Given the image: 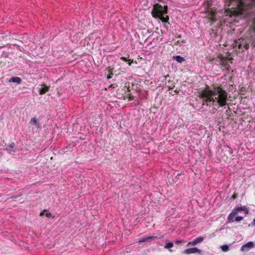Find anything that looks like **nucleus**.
Returning a JSON list of instances; mask_svg holds the SVG:
<instances>
[{
	"mask_svg": "<svg viewBox=\"0 0 255 255\" xmlns=\"http://www.w3.org/2000/svg\"><path fill=\"white\" fill-rule=\"evenodd\" d=\"M222 12L219 10L216 11L214 10L212 8L209 9L208 10V16L211 20L212 22H213L216 21L219 17L222 16Z\"/></svg>",
	"mask_w": 255,
	"mask_h": 255,
	"instance_id": "nucleus-4",
	"label": "nucleus"
},
{
	"mask_svg": "<svg viewBox=\"0 0 255 255\" xmlns=\"http://www.w3.org/2000/svg\"><path fill=\"white\" fill-rule=\"evenodd\" d=\"M221 248L222 250L225 252L228 251L229 250V246L227 245L222 246Z\"/></svg>",
	"mask_w": 255,
	"mask_h": 255,
	"instance_id": "nucleus-18",
	"label": "nucleus"
},
{
	"mask_svg": "<svg viewBox=\"0 0 255 255\" xmlns=\"http://www.w3.org/2000/svg\"><path fill=\"white\" fill-rule=\"evenodd\" d=\"M201 254V250L197 248H191L186 249L184 251L183 254L186 255H189L192 254Z\"/></svg>",
	"mask_w": 255,
	"mask_h": 255,
	"instance_id": "nucleus-6",
	"label": "nucleus"
},
{
	"mask_svg": "<svg viewBox=\"0 0 255 255\" xmlns=\"http://www.w3.org/2000/svg\"><path fill=\"white\" fill-rule=\"evenodd\" d=\"M42 87L39 90V93L40 95L45 94L49 90V87L45 85H42Z\"/></svg>",
	"mask_w": 255,
	"mask_h": 255,
	"instance_id": "nucleus-13",
	"label": "nucleus"
},
{
	"mask_svg": "<svg viewBox=\"0 0 255 255\" xmlns=\"http://www.w3.org/2000/svg\"><path fill=\"white\" fill-rule=\"evenodd\" d=\"M167 13V6L165 5L163 7L157 3L155 4L152 10L151 13L153 17L155 18H159L163 22H168L169 20L168 16L166 17L163 16L164 14Z\"/></svg>",
	"mask_w": 255,
	"mask_h": 255,
	"instance_id": "nucleus-3",
	"label": "nucleus"
},
{
	"mask_svg": "<svg viewBox=\"0 0 255 255\" xmlns=\"http://www.w3.org/2000/svg\"><path fill=\"white\" fill-rule=\"evenodd\" d=\"M30 123L32 125L35 126L37 128H40L39 123L36 118H32L30 120Z\"/></svg>",
	"mask_w": 255,
	"mask_h": 255,
	"instance_id": "nucleus-12",
	"label": "nucleus"
},
{
	"mask_svg": "<svg viewBox=\"0 0 255 255\" xmlns=\"http://www.w3.org/2000/svg\"><path fill=\"white\" fill-rule=\"evenodd\" d=\"M199 97L202 99L203 103L215 109L227 105L228 94L219 86L214 87L213 89L208 87L200 93Z\"/></svg>",
	"mask_w": 255,
	"mask_h": 255,
	"instance_id": "nucleus-2",
	"label": "nucleus"
},
{
	"mask_svg": "<svg viewBox=\"0 0 255 255\" xmlns=\"http://www.w3.org/2000/svg\"><path fill=\"white\" fill-rule=\"evenodd\" d=\"M15 147V144L14 143H11L6 148V150L8 151H14V148Z\"/></svg>",
	"mask_w": 255,
	"mask_h": 255,
	"instance_id": "nucleus-16",
	"label": "nucleus"
},
{
	"mask_svg": "<svg viewBox=\"0 0 255 255\" xmlns=\"http://www.w3.org/2000/svg\"><path fill=\"white\" fill-rule=\"evenodd\" d=\"M235 210H236V212H237V213H238L239 211H245L246 214L249 213V210L245 206L243 207H239L235 209H234Z\"/></svg>",
	"mask_w": 255,
	"mask_h": 255,
	"instance_id": "nucleus-14",
	"label": "nucleus"
},
{
	"mask_svg": "<svg viewBox=\"0 0 255 255\" xmlns=\"http://www.w3.org/2000/svg\"><path fill=\"white\" fill-rule=\"evenodd\" d=\"M123 59L124 60H126V58H125L123 57Z\"/></svg>",
	"mask_w": 255,
	"mask_h": 255,
	"instance_id": "nucleus-24",
	"label": "nucleus"
},
{
	"mask_svg": "<svg viewBox=\"0 0 255 255\" xmlns=\"http://www.w3.org/2000/svg\"><path fill=\"white\" fill-rule=\"evenodd\" d=\"M113 75V73L111 72L110 73L109 75L108 76L107 78H108V79H111V78L112 77Z\"/></svg>",
	"mask_w": 255,
	"mask_h": 255,
	"instance_id": "nucleus-22",
	"label": "nucleus"
},
{
	"mask_svg": "<svg viewBox=\"0 0 255 255\" xmlns=\"http://www.w3.org/2000/svg\"><path fill=\"white\" fill-rule=\"evenodd\" d=\"M255 247V242H249L247 244L244 245L241 247V250L242 251H248L251 249Z\"/></svg>",
	"mask_w": 255,
	"mask_h": 255,
	"instance_id": "nucleus-7",
	"label": "nucleus"
},
{
	"mask_svg": "<svg viewBox=\"0 0 255 255\" xmlns=\"http://www.w3.org/2000/svg\"><path fill=\"white\" fill-rule=\"evenodd\" d=\"M41 216L45 215L48 218L51 217V214L48 212V211L46 210H44L42 212L40 213Z\"/></svg>",
	"mask_w": 255,
	"mask_h": 255,
	"instance_id": "nucleus-17",
	"label": "nucleus"
},
{
	"mask_svg": "<svg viewBox=\"0 0 255 255\" xmlns=\"http://www.w3.org/2000/svg\"><path fill=\"white\" fill-rule=\"evenodd\" d=\"M173 59L176 60L177 62L181 63L185 61V59L184 57L180 56H176L173 57Z\"/></svg>",
	"mask_w": 255,
	"mask_h": 255,
	"instance_id": "nucleus-15",
	"label": "nucleus"
},
{
	"mask_svg": "<svg viewBox=\"0 0 255 255\" xmlns=\"http://www.w3.org/2000/svg\"><path fill=\"white\" fill-rule=\"evenodd\" d=\"M157 237L155 236H149L145 238H142V239L139 240V243H143V242H148L151 241V240L156 239Z\"/></svg>",
	"mask_w": 255,
	"mask_h": 255,
	"instance_id": "nucleus-10",
	"label": "nucleus"
},
{
	"mask_svg": "<svg viewBox=\"0 0 255 255\" xmlns=\"http://www.w3.org/2000/svg\"><path fill=\"white\" fill-rule=\"evenodd\" d=\"M243 219V217L241 216H237L235 218V220L237 222H240Z\"/></svg>",
	"mask_w": 255,
	"mask_h": 255,
	"instance_id": "nucleus-20",
	"label": "nucleus"
},
{
	"mask_svg": "<svg viewBox=\"0 0 255 255\" xmlns=\"http://www.w3.org/2000/svg\"><path fill=\"white\" fill-rule=\"evenodd\" d=\"M237 212L236 210L234 209L232 212L229 214L228 217V222H233L234 221V218L236 215H237Z\"/></svg>",
	"mask_w": 255,
	"mask_h": 255,
	"instance_id": "nucleus-9",
	"label": "nucleus"
},
{
	"mask_svg": "<svg viewBox=\"0 0 255 255\" xmlns=\"http://www.w3.org/2000/svg\"><path fill=\"white\" fill-rule=\"evenodd\" d=\"M204 240V238L202 237H199L198 238H196V239H194L192 241L189 242L188 245L190 246H195L197 244L200 243L202 242Z\"/></svg>",
	"mask_w": 255,
	"mask_h": 255,
	"instance_id": "nucleus-8",
	"label": "nucleus"
},
{
	"mask_svg": "<svg viewBox=\"0 0 255 255\" xmlns=\"http://www.w3.org/2000/svg\"><path fill=\"white\" fill-rule=\"evenodd\" d=\"M9 82L16 83L17 84H20L21 83V79L18 77H12L9 80Z\"/></svg>",
	"mask_w": 255,
	"mask_h": 255,
	"instance_id": "nucleus-11",
	"label": "nucleus"
},
{
	"mask_svg": "<svg viewBox=\"0 0 255 255\" xmlns=\"http://www.w3.org/2000/svg\"><path fill=\"white\" fill-rule=\"evenodd\" d=\"M173 244L172 243H171V242H169V243H167L165 246V249H170V248H171L172 247H173Z\"/></svg>",
	"mask_w": 255,
	"mask_h": 255,
	"instance_id": "nucleus-19",
	"label": "nucleus"
},
{
	"mask_svg": "<svg viewBox=\"0 0 255 255\" xmlns=\"http://www.w3.org/2000/svg\"><path fill=\"white\" fill-rule=\"evenodd\" d=\"M206 1L208 2V5H211L212 4V1H213V0H206Z\"/></svg>",
	"mask_w": 255,
	"mask_h": 255,
	"instance_id": "nucleus-21",
	"label": "nucleus"
},
{
	"mask_svg": "<svg viewBox=\"0 0 255 255\" xmlns=\"http://www.w3.org/2000/svg\"><path fill=\"white\" fill-rule=\"evenodd\" d=\"M235 46L238 47L239 49H248L249 47V44L244 39L240 38L238 41L235 42Z\"/></svg>",
	"mask_w": 255,
	"mask_h": 255,
	"instance_id": "nucleus-5",
	"label": "nucleus"
},
{
	"mask_svg": "<svg viewBox=\"0 0 255 255\" xmlns=\"http://www.w3.org/2000/svg\"><path fill=\"white\" fill-rule=\"evenodd\" d=\"M224 3L225 16L247 18L251 30L255 32V0H224Z\"/></svg>",
	"mask_w": 255,
	"mask_h": 255,
	"instance_id": "nucleus-1",
	"label": "nucleus"
},
{
	"mask_svg": "<svg viewBox=\"0 0 255 255\" xmlns=\"http://www.w3.org/2000/svg\"><path fill=\"white\" fill-rule=\"evenodd\" d=\"M251 225L252 226H255V218L253 220V221L252 222V223L249 225V226Z\"/></svg>",
	"mask_w": 255,
	"mask_h": 255,
	"instance_id": "nucleus-23",
	"label": "nucleus"
},
{
	"mask_svg": "<svg viewBox=\"0 0 255 255\" xmlns=\"http://www.w3.org/2000/svg\"><path fill=\"white\" fill-rule=\"evenodd\" d=\"M128 64H129V65H131V63H128Z\"/></svg>",
	"mask_w": 255,
	"mask_h": 255,
	"instance_id": "nucleus-25",
	"label": "nucleus"
}]
</instances>
